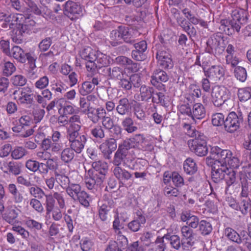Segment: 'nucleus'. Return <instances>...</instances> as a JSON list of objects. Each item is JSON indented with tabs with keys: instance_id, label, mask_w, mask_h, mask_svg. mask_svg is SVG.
I'll return each mask as SVG.
<instances>
[{
	"instance_id": "f257e3e1",
	"label": "nucleus",
	"mask_w": 251,
	"mask_h": 251,
	"mask_svg": "<svg viewBox=\"0 0 251 251\" xmlns=\"http://www.w3.org/2000/svg\"><path fill=\"white\" fill-rule=\"evenodd\" d=\"M0 22L3 28H12L11 36L12 41L20 44L23 40V34L28 33L36 25L33 16L19 13H12L9 15L0 13Z\"/></svg>"
},
{
	"instance_id": "f03ea898",
	"label": "nucleus",
	"mask_w": 251,
	"mask_h": 251,
	"mask_svg": "<svg viewBox=\"0 0 251 251\" xmlns=\"http://www.w3.org/2000/svg\"><path fill=\"white\" fill-rule=\"evenodd\" d=\"M129 149L123 143L119 144L118 148L115 152L113 164L115 166H120L122 163L123 166L131 170H140L141 166L144 161H134V158L130 156Z\"/></svg>"
},
{
	"instance_id": "7ed1b4c3",
	"label": "nucleus",
	"mask_w": 251,
	"mask_h": 251,
	"mask_svg": "<svg viewBox=\"0 0 251 251\" xmlns=\"http://www.w3.org/2000/svg\"><path fill=\"white\" fill-rule=\"evenodd\" d=\"M211 158L219 159L228 168L237 169L240 165L239 158L233 156L230 150H222L218 146L211 147L210 155L207 157L206 161L208 162Z\"/></svg>"
},
{
	"instance_id": "20e7f679",
	"label": "nucleus",
	"mask_w": 251,
	"mask_h": 251,
	"mask_svg": "<svg viewBox=\"0 0 251 251\" xmlns=\"http://www.w3.org/2000/svg\"><path fill=\"white\" fill-rule=\"evenodd\" d=\"M128 240L124 235L117 237L116 241H110L105 249V251H143V249L139 246L138 242H134L128 247Z\"/></svg>"
},
{
	"instance_id": "39448f33",
	"label": "nucleus",
	"mask_w": 251,
	"mask_h": 251,
	"mask_svg": "<svg viewBox=\"0 0 251 251\" xmlns=\"http://www.w3.org/2000/svg\"><path fill=\"white\" fill-rule=\"evenodd\" d=\"M187 144L190 150L198 156H203L208 153L206 137L203 133H198L197 137L188 140Z\"/></svg>"
},
{
	"instance_id": "423d86ee",
	"label": "nucleus",
	"mask_w": 251,
	"mask_h": 251,
	"mask_svg": "<svg viewBox=\"0 0 251 251\" xmlns=\"http://www.w3.org/2000/svg\"><path fill=\"white\" fill-rule=\"evenodd\" d=\"M13 99L18 104L29 105L34 102L35 94L32 88L29 86H25L19 88L13 93Z\"/></svg>"
},
{
	"instance_id": "0eeeda50",
	"label": "nucleus",
	"mask_w": 251,
	"mask_h": 251,
	"mask_svg": "<svg viewBox=\"0 0 251 251\" xmlns=\"http://www.w3.org/2000/svg\"><path fill=\"white\" fill-rule=\"evenodd\" d=\"M123 143L129 149L136 148L143 151H150L153 149L152 146L141 134L135 135L134 137L125 140Z\"/></svg>"
},
{
	"instance_id": "6e6552de",
	"label": "nucleus",
	"mask_w": 251,
	"mask_h": 251,
	"mask_svg": "<svg viewBox=\"0 0 251 251\" xmlns=\"http://www.w3.org/2000/svg\"><path fill=\"white\" fill-rule=\"evenodd\" d=\"M207 162L213 164L211 173L213 181L218 183L225 177V175L228 171V168L226 165L223 164L221 160L211 158Z\"/></svg>"
},
{
	"instance_id": "1a4fd4ad",
	"label": "nucleus",
	"mask_w": 251,
	"mask_h": 251,
	"mask_svg": "<svg viewBox=\"0 0 251 251\" xmlns=\"http://www.w3.org/2000/svg\"><path fill=\"white\" fill-rule=\"evenodd\" d=\"M83 9L80 4L71 0L66 2L65 14L72 21H75L83 15Z\"/></svg>"
},
{
	"instance_id": "9d476101",
	"label": "nucleus",
	"mask_w": 251,
	"mask_h": 251,
	"mask_svg": "<svg viewBox=\"0 0 251 251\" xmlns=\"http://www.w3.org/2000/svg\"><path fill=\"white\" fill-rule=\"evenodd\" d=\"M114 176L123 186L130 187L133 183L132 174L120 166H115L113 169Z\"/></svg>"
},
{
	"instance_id": "9b49d317",
	"label": "nucleus",
	"mask_w": 251,
	"mask_h": 251,
	"mask_svg": "<svg viewBox=\"0 0 251 251\" xmlns=\"http://www.w3.org/2000/svg\"><path fill=\"white\" fill-rule=\"evenodd\" d=\"M243 121L242 114L238 115L235 112H231L227 115L225 122V130L229 133H233L239 129Z\"/></svg>"
},
{
	"instance_id": "f8f14e48",
	"label": "nucleus",
	"mask_w": 251,
	"mask_h": 251,
	"mask_svg": "<svg viewBox=\"0 0 251 251\" xmlns=\"http://www.w3.org/2000/svg\"><path fill=\"white\" fill-rule=\"evenodd\" d=\"M204 75L215 82L224 79L225 75V69L221 65H214L207 69L203 68Z\"/></svg>"
},
{
	"instance_id": "ddd939ff",
	"label": "nucleus",
	"mask_w": 251,
	"mask_h": 251,
	"mask_svg": "<svg viewBox=\"0 0 251 251\" xmlns=\"http://www.w3.org/2000/svg\"><path fill=\"white\" fill-rule=\"evenodd\" d=\"M169 76L165 71L157 69L154 71L151 76V82L152 85L159 90H165V86L162 83L167 82Z\"/></svg>"
},
{
	"instance_id": "4468645a",
	"label": "nucleus",
	"mask_w": 251,
	"mask_h": 251,
	"mask_svg": "<svg viewBox=\"0 0 251 251\" xmlns=\"http://www.w3.org/2000/svg\"><path fill=\"white\" fill-rule=\"evenodd\" d=\"M227 90L224 86H214L211 92L212 102L214 105L219 107L221 105V102L223 100L229 97V94Z\"/></svg>"
},
{
	"instance_id": "2eb2a0df",
	"label": "nucleus",
	"mask_w": 251,
	"mask_h": 251,
	"mask_svg": "<svg viewBox=\"0 0 251 251\" xmlns=\"http://www.w3.org/2000/svg\"><path fill=\"white\" fill-rule=\"evenodd\" d=\"M55 201L53 200L51 196L47 197V201H45V205L46 214L50 215L51 213L52 218L55 221H60L63 217L61 211L62 208L59 207H55Z\"/></svg>"
},
{
	"instance_id": "dca6fc26",
	"label": "nucleus",
	"mask_w": 251,
	"mask_h": 251,
	"mask_svg": "<svg viewBox=\"0 0 251 251\" xmlns=\"http://www.w3.org/2000/svg\"><path fill=\"white\" fill-rule=\"evenodd\" d=\"M70 144V148L76 153H80L83 150L87 141L86 136L84 135L75 134L67 136Z\"/></svg>"
},
{
	"instance_id": "f3484780",
	"label": "nucleus",
	"mask_w": 251,
	"mask_h": 251,
	"mask_svg": "<svg viewBox=\"0 0 251 251\" xmlns=\"http://www.w3.org/2000/svg\"><path fill=\"white\" fill-rule=\"evenodd\" d=\"M117 148V142L114 138H109L104 140L99 146L105 159L109 160L111 158V154Z\"/></svg>"
},
{
	"instance_id": "a211bd4d",
	"label": "nucleus",
	"mask_w": 251,
	"mask_h": 251,
	"mask_svg": "<svg viewBox=\"0 0 251 251\" xmlns=\"http://www.w3.org/2000/svg\"><path fill=\"white\" fill-rule=\"evenodd\" d=\"M183 238L181 246L183 250H188L194 244L193 240V230L188 226H183L181 228Z\"/></svg>"
},
{
	"instance_id": "6ab92c4d",
	"label": "nucleus",
	"mask_w": 251,
	"mask_h": 251,
	"mask_svg": "<svg viewBox=\"0 0 251 251\" xmlns=\"http://www.w3.org/2000/svg\"><path fill=\"white\" fill-rule=\"evenodd\" d=\"M158 65L162 69H170L173 67L174 63L171 54L165 51H159L156 54Z\"/></svg>"
},
{
	"instance_id": "aec40b11",
	"label": "nucleus",
	"mask_w": 251,
	"mask_h": 251,
	"mask_svg": "<svg viewBox=\"0 0 251 251\" xmlns=\"http://www.w3.org/2000/svg\"><path fill=\"white\" fill-rule=\"evenodd\" d=\"M103 181L104 180L102 179L100 177H99L97 175L93 173L91 170L88 171L85 178V186L89 190L95 188L96 185L100 186Z\"/></svg>"
},
{
	"instance_id": "412c9836",
	"label": "nucleus",
	"mask_w": 251,
	"mask_h": 251,
	"mask_svg": "<svg viewBox=\"0 0 251 251\" xmlns=\"http://www.w3.org/2000/svg\"><path fill=\"white\" fill-rule=\"evenodd\" d=\"M92 168L88 170H91L93 173L96 174L98 176L100 177L102 179L104 180L105 175L108 170L107 163L104 161H95L92 164Z\"/></svg>"
},
{
	"instance_id": "4be33fe9",
	"label": "nucleus",
	"mask_w": 251,
	"mask_h": 251,
	"mask_svg": "<svg viewBox=\"0 0 251 251\" xmlns=\"http://www.w3.org/2000/svg\"><path fill=\"white\" fill-rule=\"evenodd\" d=\"M206 116V109L203 105L200 102L193 104L192 109V116L190 117V121L201 120Z\"/></svg>"
},
{
	"instance_id": "5701e85b",
	"label": "nucleus",
	"mask_w": 251,
	"mask_h": 251,
	"mask_svg": "<svg viewBox=\"0 0 251 251\" xmlns=\"http://www.w3.org/2000/svg\"><path fill=\"white\" fill-rule=\"evenodd\" d=\"M86 113L90 121L94 124H97L106 114V111L102 107L95 108L92 107L88 109Z\"/></svg>"
},
{
	"instance_id": "b1692460",
	"label": "nucleus",
	"mask_w": 251,
	"mask_h": 251,
	"mask_svg": "<svg viewBox=\"0 0 251 251\" xmlns=\"http://www.w3.org/2000/svg\"><path fill=\"white\" fill-rule=\"evenodd\" d=\"M136 216L134 220L127 225L128 228L133 232L138 231L141 226L144 225L146 222L145 217L141 211L137 212Z\"/></svg>"
},
{
	"instance_id": "393cba45",
	"label": "nucleus",
	"mask_w": 251,
	"mask_h": 251,
	"mask_svg": "<svg viewBox=\"0 0 251 251\" xmlns=\"http://www.w3.org/2000/svg\"><path fill=\"white\" fill-rule=\"evenodd\" d=\"M201 95V91L199 85L196 84H191L186 90L185 98L188 101H194L196 99L199 98Z\"/></svg>"
},
{
	"instance_id": "a878e982",
	"label": "nucleus",
	"mask_w": 251,
	"mask_h": 251,
	"mask_svg": "<svg viewBox=\"0 0 251 251\" xmlns=\"http://www.w3.org/2000/svg\"><path fill=\"white\" fill-rule=\"evenodd\" d=\"M225 235L229 240L237 244H242L246 239L245 233H241V237L236 231L231 227H226L225 229Z\"/></svg>"
},
{
	"instance_id": "bb28decb",
	"label": "nucleus",
	"mask_w": 251,
	"mask_h": 251,
	"mask_svg": "<svg viewBox=\"0 0 251 251\" xmlns=\"http://www.w3.org/2000/svg\"><path fill=\"white\" fill-rule=\"evenodd\" d=\"M20 210L16 206L7 208L5 213L2 215L3 219L8 223L14 225L18 222L17 220Z\"/></svg>"
},
{
	"instance_id": "cd10ccee",
	"label": "nucleus",
	"mask_w": 251,
	"mask_h": 251,
	"mask_svg": "<svg viewBox=\"0 0 251 251\" xmlns=\"http://www.w3.org/2000/svg\"><path fill=\"white\" fill-rule=\"evenodd\" d=\"M111 201L108 200H103L101 204L98 205V213L100 219L105 222L107 220L108 213L111 209Z\"/></svg>"
},
{
	"instance_id": "c85d7f7f",
	"label": "nucleus",
	"mask_w": 251,
	"mask_h": 251,
	"mask_svg": "<svg viewBox=\"0 0 251 251\" xmlns=\"http://www.w3.org/2000/svg\"><path fill=\"white\" fill-rule=\"evenodd\" d=\"M58 105L60 109L63 110V114L65 115H73L75 113L76 109L75 106L65 99H59L57 100Z\"/></svg>"
},
{
	"instance_id": "c756f323",
	"label": "nucleus",
	"mask_w": 251,
	"mask_h": 251,
	"mask_svg": "<svg viewBox=\"0 0 251 251\" xmlns=\"http://www.w3.org/2000/svg\"><path fill=\"white\" fill-rule=\"evenodd\" d=\"M8 56L13 57L17 61L22 63H25L26 62L25 53L21 47L17 46L12 48L10 54Z\"/></svg>"
},
{
	"instance_id": "7c9ffc66",
	"label": "nucleus",
	"mask_w": 251,
	"mask_h": 251,
	"mask_svg": "<svg viewBox=\"0 0 251 251\" xmlns=\"http://www.w3.org/2000/svg\"><path fill=\"white\" fill-rule=\"evenodd\" d=\"M61 145L60 143L52 142L49 138L44 139L41 144V148L43 150L57 152L61 150Z\"/></svg>"
},
{
	"instance_id": "2f4dec72",
	"label": "nucleus",
	"mask_w": 251,
	"mask_h": 251,
	"mask_svg": "<svg viewBox=\"0 0 251 251\" xmlns=\"http://www.w3.org/2000/svg\"><path fill=\"white\" fill-rule=\"evenodd\" d=\"M12 131L23 138H26L32 135L34 130L32 126L24 127L22 126L15 125L12 127Z\"/></svg>"
},
{
	"instance_id": "473e14b6",
	"label": "nucleus",
	"mask_w": 251,
	"mask_h": 251,
	"mask_svg": "<svg viewBox=\"0 0 251 251\" xmlns=\"http://www.w3.org/2000/svg\"><path fill=\"white\" fill-rule=\"evenodd\" d=\"M29 6L31 11L36 15H41L47 19L51 16V11L47 7L43 6L39 8L37 5L32 2Z\"/></svg>"
},
{
	"instance_id": "72a5a7b5",
	"label": "nucleus",
	"mask_w": 251,
	"mask_h": 251,
	"mask_svg": "<svg viewBox=\"0 0 251 251\" xmlns=\"http://www.w3.org/2000/svg\"><path fill=\"white\" fill-rule=\"evenodd\" d=\"M192 109L189 103L180 104L178 106V111L182 121L189 120L190 117L192 116Z\"/></svg>"
},
{
	"instance_id": "f704fd0d",
	"label": "nucleus",
	"mask_w": 251,
	"mask_h": 251,
	"mask_svg": "<svg viewBox=\"0 0 251 251\" xmlns=\"http://www.w3.org/2000/svg\"><path fill=\"white\" fill-rule=\"evenodd\" d=\"M248 13L243 10H234L232 11V20L239 23L246 24L248 20Z\"/></svg>"
},
{
	"instance_id": "c9c22d12",
	"label": "nucleus",
	"mask_w": 251,
	"mask_h": 251,
	"mask_svg": "<svg viewBox=\"0 0 251 251\" xmlns=\"http://www.w3.org/2000/svg\"><path fill=\"white\" fill-rule=\"evenodd\" d=\"M137 79V80H139V77L137 75H132L130 77H129L126 74L125 75L124 77L121 78L119 80V85L122 88L126 90H129L132 88V82L131 79L134 80Z\"/></svg>"
},
{
	"instance_id": "e433bc0d",
	"label": "nucleus",
	"mask_w": 251,
	"mask_h": 251,
	"mask_svg": "<svg viewBox=\"0 0 251 251\" xmlns=\"http://www.w3.org/2000/svg\"><path fill=\"white\" fill-rule=\"evenodd\" d=\"M183 169L187 174L193 175L197 171L198 167L195 160L189 157L184 162Z\"/></svg>"
},
{
	"instance_id": "4c0bfd02",
	"label": "nucleus",
	"mask_w": 251,
	"mask_h": 251,
	"mask_svg": "<svg viewBox=\"0 0 251 251\" xmlns=\"http://www.w3.org/2000/svg\"><path fill=\"white\" fill-rule=\"evenodd\" d=\"M96 51L91 47H87L80 51L79 55L82 59L87 61L96 59Z\"/></svg>"
},
{
	"instance_id": "58836bf2",
	"label": "nucleus",
	"mask_w": 251,
	"mask_h": 251,
	"mask_svg": "<svg viewBox=\"0 0 251 251\" xmlns=\"http://www.w3.org/2000/svg\"><path fill=\"white\" fill-rule=\"evenodd\" d=\"M66 191L67 194L75 200L79 194V193L82 191V190L80 185L72 183L69 185Z\"/></svg>"
},
{
	"instance_id": "ea45409f",
	"label": "nucleus",
	"mask_w": 251,
	"mask_h": 251,
	"mask_svg": "<svg viewBox=\"0 0 251 251\" xmlns=\"http://www.w3.org/2000/svg\"><path fill=\"white\" fill-rule=\"evenodd\" d=\"M109 75L112 79H120L124 77L126 72L122 68L118 67L109 68L108 69Z\"/></svg>"
},
{
	"instance_id": "a19ab883",
	"label": "nucleus",
	"mask_w": 251,
	"mask_h": 251,
	"mask_svg": "<svg viewBox=\"0 0 251 251\" xmlns=\"http://www.w3.org/2000/svg\"><path fill=\"white\" fill-rule=\"evenodd\" d=\"M7 171H5L3 169L2 167H0V169L2 170L4 173L8 172L12 174L13 175L17 176L21 174V169L20 165L15 162L10 161L7 163Z\"/></svg>"
},
{
	"instance_id": "79ce46f5",
	"label": "nucleus",
	"mask_w": 251,
	"mask_h": 251,
	"mask_svg": "<svg viewBox=\"0 0 251 251\" xmlns=\"http://www.w3.org/2000/svg\"><path fill=\"white\" fill-rule=\"evenodd\" d=\"M129 101L126 98L120 100L119 104L116 107L117 112L122 115H125L128 111Z\"/></svg>"
},
{
	"instance_id": "37998d69",
	"label": "nucleus",
	"mask_w": 251,
	"mask_h": 251,
	"mask_svg": "<svg viewBox=\"0 0 251 251\" xmlns=\"http://www.w3.org/2000/svg\"><path fill=\"white\" fill-rule=\"evenodd\" d=\"M154 89L152 87L142 85L140 87V96L142 100H147L151 99L153 94Z\"/></svg>"
},
{
	"instance_id": "c03bdc74",
	"label": "nucleus",
	"mask_w": 251,
	"mask_h": 251,
	"mask_svg": "<svg viewBox=\"0 0 251 251\" xmlns=\"http://www.w3.org/2000/svg\"><path fill=\"white\" fill-rule=\"evenodd\" d=\"M52 197L53 200H55L57 201V204L60 208L64 209L66 207L65 198L63 193L59 192H54L53 194H50L45 196L46 200L47 201V197L50 196Z\"/></svg>"
},
{
	"instance_id": "a18cd8bd",
	"label": "nucleus",
	"mask_w": 251,
	"mask_h": 251,
	"mask_svg": "<svg viewBox=\"0 0 251 251\" xmlns=\"http://www.w3.org/2000/svg\"><path fill=\"white\" fill-rule=\"evenodd\" d=\"M64 84L61 80L55 79L50 82V89L55 94L64 93L66 89L64 86Z\"/></svg>"
},
{
	"instance_id": "49530a36",
	"label": "nucleus",
	"mask_w": 251,
	"mask_h": 251,
	"mask_svg": "<svg viewBox=\"0 0 251 251\" xmlns=\"http://www.w3.org/2000/svg\"><path fill=\"white\" fill-rule=\"evenodd\" d=\"M75 152L71 148L64 149L61 153V159L65 163L71 162L75 157Z\"/></svg>"
},
{
	"instance_id": "de8ad7c7",
	"label": "nucleus",
	"mask_w": 251,
	"mask_h": 251,
	"mask_svg": "<svg viewBox=\"0 0 251 251\" xmlns=\"http://www.w3.org/2000/svg\"><path fill=\"white\" fill-rule=\"evenodd\" d=\"M120 26L118 29L113 30L110 34V43L112 46H116L122 43Z\"/></svg>"
},
{
	"instance_id": "09e8293b",
	"label": "nucleus",
	"mask_w": 251,
	"mask_h": 251,
	"mask_svg": "<svg viewBox=\"0 0 251 251\" xmlns=\"http://www.w3.org/2000/svg\"><path fill=\"white\" fill-rule=\"evenodd\" d=\"M238 97L241 101H246L251 98V88H240L238 91Z\"/></svg>"
},
{
	"instance_id": "8fccbe9b",
	"label": "nucleus",
	"mask_w": 251,
	"mask_h": 251,
	"mask_svg": "<svg viewBox=\"0 0 251 251\" xmlns=\"http://www.w3.org/2000/svg\"><path fill=\"white\" fill-rule=\"evenodd\" d=\"M234 75L235 77L242 82H245L247 77V73L245 68L238 66L234 69Z\"/></svg>"
},
{
	"instance_id": "3c124183",
	"label": "nucleus",
	"mask_w": 251,
	"mask_h": 251,
	"mask_svg": "<svg viewBox=\"0 0 251 251\" xmlns=\"http://www.w3.org/2000/svg\"><path fill=\"white\" fill-rule=\"evenodd\" d=\"M75 201H78L79 203L85 207H88L90 206V197L85 191L82 190L79 194L75 198Z\"/></svg>"
},
{
	"instance_id": "603ef678",
	"label": "nucleus",
	"mask_w": 251,
	"mask_h": 251,
	"mask_svg": "<svg viewBox=\"0 0 251 251\" xmlns=\"http://www.w3.org/2000/svg\"><path fill=\"white\" fill-rule=\"evenodd\" d=\"M27 154V151L25 148L22 147H16L11 151V156L15 160L23 158Z\"/></svg>"
},
{
	"instance_id": "864d4df0",
	"label": "nucleus",
	"mask_w": 251,
	"mask_h": 251,
	"mask_svg": "<svg viewBox=\"0 0 251 251\" xmlns=\"http://www.w3.org/2000/svg\"><path fill=\"white\" fill-rule=\"evenodd\" d=\"M224 40L223 37L217 35H214L211 37L207 42V44L209 45L211 49L216 50L220 46L222 42Z\"/></svg>"
},
{
	"instance_id": "5fc2aeb1",
	"label": "nucleus",
	"mask_w": 251,
	"mask_h": 251,
	"mask_svg": "<svg viewBox=\"0 0 251 251\" xmlns=\"http://www.w3.org/2000/svg\"><path fill=\"white\" fill-rule=\"evenodd\" d=\"M69 126L67 128V136L79 134L81 127V124L75 122H69Z\"/></svg>"
},
{
	"instance_id": "6e6d98bb",
	"label": "nucleus",
	"mask_w": 251,
	"mask_h": 251,
	"mask_svg": "<svg viewBox=\"0 0 251 251\" xmlns=\"http://www.w3.org/2000/svg\"><path fill=\"white\" fill-rule=\"evenodd\" d=\"M199 229L202 235L209 234L212 230L211 224L205 220H201L199 224Z\"/></svg>"
},
{
	"instance_id": "4d7b16f0",
	"label": "nucleus",
	"mask_w": 251,
	"mask_h": 251,
	"mask_svg": "<svg viewBox=\"0 0 251 251\" xmlns=\"http://www.w3.org/2000/svg\"><path fill=\"white\" fill-rule=\"evenodd\" d=\"M121 31V37L126 43H131L132 41V35L128 27L120 26Z\"/></svg>"
},
{
	"instance_id": "13d9d810",
	"label": "nucleus",
	"mask_w": 251,
	"mask_h": 251,
	"mask_svg": "<svg viewBox=\"0 0 251 251\" xmlns=\"http://www.w3.org/2000/svg\"><path fill=\"white\" fill-rule=\"evenodd\" d=\"M90 132L93 137L97 139H102L105 137L104 130L100 125L95 126L91 129Z\"/></svg>"
},
{
	"instance_id": "bf43d9fd",
	"label": "nucleus",
	"mask_w": 251,
	"mask_h": 251,
	"mask_svg": "<svg viewBox=\"0 0 251 251\" xmlns=\"http://www.w3.org/2000/svg\"><path fill=\"white\" fill-rule=\"evenodd\" d=\"M225 116L221 113H215L212 116V123L214 126H225Z\"/></svg>"
},
{
	"instance_id": "052dcab7",
	"label": "nucleus",
	"mask_w": 251,
	"mask_h": 251,
	"mask_svg": "<svg viewBox=\"0 0 251 251\" xmlns=\"http://www.w3.org/2000/svg\"><path fill=\"white\" fill-rule=\"evenodd\" d=\"M114 218V220L113 222L112 228L114 230V233L117 235V237H118L120 235H123L122 234L121 230L124 228V226L120 223L118 214L115 215Z\"/></svg>"
},
{
	"instance_id": "680f3d73",
	"label": "nucleus",
	"mask_w": 251,
	"mask_h": 251,
	"mask_svg": "<svg viewBox=\"0 0 251 251\" xmlns=\"http://www.w3.org/2000/svg\"><path fill=\"white\" fill-rule=\"evenodd\" d=\"M94 89V85L90 81H85L79 89V93L82 96H86L90 94Z\"/></svg>"
},
{
	"instance_id": "e2e57ef3",
	"label": "nucleus",
	"mask_w": 251,
	"mask_h": 251,
	"mask_svg": "<svg viewBox=\"0 0 251 251\" xmlns=\"http://www.w3.org/2000/svg\"><path fill=\"white\" fill-rule=\"evenodd\" d=\"M25 224L28 228L36 230H40L43 226L42 223L29 217L25 221Z\"/></svg>"
},
{
	"instance_id": "0e129e2a",
	"label": "nucleus",
	"mask_w": 251,
	"mask_h": 251,
	"mask_svg": "<svg viewBox=\"0 0 251 251\" xmlns=\"http://www.w3.org/2000/svg\"><path fill=\"white\" fill-rule=\"evenodd\" d=\"M176 21L178 25L183 28V30L186 32L189 35L190 32L193 34V31H191L190 23L183 17H177Z\"/></svg>"
},
{
	"instance_id": "69168bd1",
	"label": "nucleus",
	"mask_w": 251,
	"mask_h": 251,
	"mask_svg": "<svg viewBox=\"0 0 251 251\" xmlns=\"http://www.w3.org/2000/svg\"><path fill=\"white\" fill-rule=\"evenodd\" d=\"M122 126L124 129L128 133H132L137 129L136 126H133V122L131 118L127 117L122 122Z\"/></svg>"
},
{
	"instance_id": "338daca9",
	"label": "nucleus",
	"mask_w": 251,
	"mask_h": 251,
	"mask_svg": "<svg viewBox=\"0 0 251 251\" xmlns=\"http://www.w3.org/2000/svg\"><path fill=\"white\" fill-rule=\"evenodd\" d=\"M55 179L58 183L62 187H67L69 184V178L65 175L55 173Z\"/></svg>"
},
{
	"instance_id": "774afa93",
	"label": "nucleus",
	"mask_w": 251,
	"mask_h": 251,
	"mask_svg": "<svg viewBox=\"0 0 251 251\" xmlns=\"http://www.w3.org/2000/svg\"><path fill=\"white\" fill-rule=\"evenodd\" d=\"M29 205L37 213H41L44 211V207L41 201L37 199H31L29 201Z\"/></svg>"
}]
</instances>
